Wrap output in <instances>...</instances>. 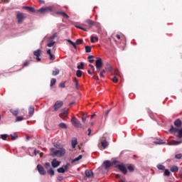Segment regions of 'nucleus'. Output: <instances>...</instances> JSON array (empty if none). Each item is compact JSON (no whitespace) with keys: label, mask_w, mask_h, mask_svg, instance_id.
Instances as JSON below:
<instances>
[{"label":"nucleus","mask_w":182,"mask_h":182,"mask_svg":"<svg viewBox=\"0 0 182 182\" xmlns=\"http://www.w3.org/2000/svg\"><path fill=\"white\" fill-rule=\"evenodd\" d=\"M23 9H26L28 12H32L33 14H48V12H52L53 11L52 7H43L38 10H35L33 7L23 6Z\"/></svg>","instance_id":"nucleus-1"},{"label":"nucleus","mask_w":182,"mask_h":182,"mask_svg":"<svg viewBox=\"0 0 182 182\" xmlns=\"http://www.w3.org/2000/svg\"><path fill=\"white\" fill-rule=\"evenodd\" d=\"M50 150L53 157H62V156H64L66 153V149L64 148H60L58 150H55V148H51Z\"/></svg>","instance_id":"nucleus-2"},{"label":"nucleus","mask_w":182,"mask_h":182,"mask_svg":"<svg viewBox=\"0 0 182 182\" xmlns=\"http://www.w3.org/2000/svg\"><path fill=\"white\" fill-rule=\"evenodd\" d=\"M16 18L17 19V23L18 25H21V23H23V21L26 18L23 13H21V12H17L16 15Z\"/></svg>","instance_id":"nucleus-3"},{"label":"nucleus","mask_w":182,"mask_h":182,"mask_svg":"<svg viewBox=\"0 0 182 182\" xmlns=\"http://www.w3.org/2000/svg\"><path fill=\"white\" fill-rule=\"evenodd\" d=\"M67 41L68 42V43H70V45H72V46H73L74 49H77L76 45H82V43H83V40L80 38L77 39L75 43H74L71 40H67Z\"/></svg>","instance_id":"nucleus-4"},{"label":"nucleus","mask_w":182,"mask_h":182,"mask_svg":"<svg viewBox=\"0 0 182 182\" xmlns=\"http://www.w3.org/2000/svg\"><path fill=\"white\" fill-rule=\"evenodd\" d=\"M71 123L73 124V126H74L75 127H78L80 129H82V127L80 121H79V119H76L75 117L72 118Z\"/></svg>","instance_id":"nucleus-5"},{"label":"nucleus","mask_w":182,"mask_h":182,"mask_svg":"<svg viewBox=\"0 0 182 182\" xmlns=\"http://www.w3.org/2000/svg\"><path fill=\"white\" fill-rule=\"evenodd\" d=\"M62 106H63V101H56L53 106L54 111L58 112V109H60Z\"/></svg>","instance_id":"nucleus-6"},{"label":"nucleus","mask_w":182,"mask_h":182,"mask_svg":"<svg viewBox=\"0 0 182 182\" xmlns=\"http://www.w3.org/2000/svg\"><path fill=\"white\" fill-rule=\"evenodd\" d=\"M37 170L41 176H45L46 174L45 168H43V166H42L41 164L37 165Z\"/></svg>","instance_id":"nucleus-7"},{"label":"nucleus","mask_w":182,"mask_h":182,"mask_svg":"<svg viewBox=\"0 0 182 182\" xmlns=\"http://www.w3.org/2000/svg\"><path fill=\"white\" fill-rule=\"evenodd\" d=\"M42 53V50L41 49H38L35 51H33V55L36 57L37 62H41V53Z\"/></svg>","instance_id":"nucleus-8"},{"label":"nucleus","mask_w":182,"mask_h":182,"mask_svg":"<svg viewBox=\"0 0 182 182\" xmlns=\"http://www.w3.org/2000/svg\"><path fill=\"white\" fill-rule=\"evenodd\" d=\"M118 169L123 173V174H127V168L123 164L117 165Z\"/></svg>","instance_id":"nucleus-9"},{"label":"nucleus","mask_w":182,"mask_h":182,"mask_svg":"<svg viewBox=\"0 0 182 182\" xmlns=\"http://www.w3.org/2000/svg\"><path fill=\"white\" fill-rule=\"evenodd\" d=\"M95 67L96 68H103V61L102 58H98L95 61Z\"/></svg>","instance_id":"nucleus-10"},{"label":"nucleus","mask_w":182,"mask_h":182,"mask_svg":"<svg viewBox=\"0 0 182 182\" xmlns=\"http://www.w3.org/2000/svg\"><path fill=\"white\" fill-rule=\"evenodd\" d=\"M51 166H52V167H53V168H56V167H59V166H60V161L54 159L51 161Z\"/></svg>","instance_id":"nucleus-11"},{"label":"nucleus","mask_w":182,"mask_h":182,"mask_svg":"<svg viewBox=\"0 0 182 182\" xmlns=\"http://www.w3.org/2000/svg\"><path fill=\"white\" fill-rule=\"evenodd\" d=\"M182 141H176L172 140L168 143V146H178V144H181Z\"/></svg>","instance_id":"nucleus-12"},{"label":"nucleus","mask_w":182,"mask_h":182,"mask_svg":"<svg viewBox=\"0 0 182 182\" xmlns=\"http://www.w3.org/2000/svg\"><path fill=\"white\" fill-rule=\"evenodd\" d=\"M68 108H64L61 111V114H60V117H68Z\"/></svg>","instance_id":"nucleus-13"},{"label":"nucleus","mask_w":182,"mask_h":182,"mask_svg":"<svg viewBox=\"0 0 182 182\" xmlns=\"http://www.w3.org/2000/svg\"><path fill=\"white\" fill-rule=\"evenodd\" d=\"M85 23H87V25H89L90 28H92L93 26H95V25H96V22L93 21V20H90V19H87L85 20Z\"/></svg>","instance_id":"nucleus-14"},{"label":"nucleus","mask_w":182,"mask_h":182,"mask_svg":"<svg viewBox=\"0 0 182 182\" xmlns=\"http://www.w3.org/2000/svg\"><path fill=\"white\" fill-rule=\"evenodd\" d=\"M103 164L105 170H107V168L112 167V162H110V161H104Z\"/></svg>","instance_id":"nucleus-15"},{"label":"nucleus","mask_w":182,"mask_h":182,"mask_svg":"<svg viewBox=\"0 0 182 182\" xmlns=\"http://www.w3.org/2000/svg\"><path fill=\"white\" fill-rule=\"evenodd\" d=\"M180 129L174 127V126L171 125L169 132L173 134V133H178Z\"/></svg>","instance_id":"nucleus-16"},{"label":"nucleus","mask_w":182,"mask_h":182,"mask_svg":"<svg viewBox=\"0 0 182 182\" xmlns=\"http://www.w3.org/2000/svg\"><path fill=\"white\" fill-rule=\"evenodd\" d=\"M57 14L63 16V18H65V19H69V15H68V14H66L65 11H59L57 13Z\"/></svg>","instance_id":"nucleus-17"},{"label":"nucleus","mask_w":182,"mask_h":182,"mask_svg":"<svg viewBox=\"0 0 182 182\" xmlns=\"http://www.w3.org/2000/svg\"><path fill=\"white\" fill-rule=\"evenodd\" d=\"M34 113H35V107H33V106H31L28 109V114L30 117H32Z\"/></svg>","instance_id":"nucleus-18"},{"label":"nucleus","mask_w":182,"mask_h":182,"mask_svg":"<svg viewBox=\"0 0 182 182\" xmlns=\"http://www.w3.org/2000/svg\"><path fill=\"white\" fill-rule=\"evenodd\" d=\"M85 176L87 178H90V177H93V172L92 171L86 170Z\"/></svg>","instance_id":"nucleus-19"},{"label":"nucleus","mask_w":182,"mask_h":182,"mask_svg":"<svg viewBox=\"0 0 182 182\" xmlns=\"http://www.w3.org/2000/svg\"><path fill=\"white\" fill-rule=\"evenodd\" d=\"M10 113H11L13 116H18V114H19V109H11Z\"/></svg>","instance_id":"nucleus-20"},{"label":"nucleus","mask_w":182,"mask_h":182,"mask_svg":"<svg viewBox=\"0 0 182 182\" xmlns=\"http://www.w3.org/2000/svg\"><path fill=\"white\" fill-rule=\"evenodd\" d=\"M77 144V139L76 138H74L72 140V147H73V149H76Z\"/></svg>","instance_id":"nucleus-21"},{"label":"nucleus","mask_w":182,"mask_h":182,"mask_svg":"<svg viewBox=\"0 0 182 182\" xmlns=\"http://www.w3.org/2000/svg\"><path fill=\"white\" fill-rule=\"evenodd\" d=\"M90 39H91V43H95V42H99V38L97 36H92Z\"/></svg>","instance_id":"nucleus-22"},{"label":"nucleus","mask_w":182,"mask_h":182,"mask_svg":"<svg viewBox=\"0 0 182 182\" xmlns=\"http://www.w3.org/2000/svg\"><path fill=\"white\" fill-rule=\"evenodd\" d=\"M174 125L176 126V127H180L181 126V120L180 119H176L174 122Z\"/></svg>","instance_id":"nucleus-23"},{"label":"nucleus","mask_w":182,"mask_h":182,"mask_svg":"<svg viewBox=\"0 0 182 182\" xmlns=\"http://www.w3.org/2000/svg\"><path fill=\"white\" fill-rule=\"evenodd\" d=\"M55 38H58V33H55L52 36L49 37L48 42L53 41V39H55Z\"/></svg>","instance_id":"nucleus-24"},{"label":"nucleus","mask_w":182,"mask_h":182,"mask_svg":"<svg viewBox=\"0 0 182 182\" xmlns=\"http://www.w3.org/2000/svg\"><path fill=\"white\" fill-rule=\"evenodd\" d=\"M171 171L172 173H177L178 171V167L177 166H173L171 168Z\"/></svg>","instance_id":"nucleus-25"},{"label":"nucleus","mask_w":182,"mask_h":182,"mask_svg":"<svg viewBox=\"0 0 182 182\" xmlns=\"http://www.w3.org/2000/svg\"><path fill=\"white\" fill-rule=\"evenodd\" d=\"M47 173L49 174V176H55V171H53L52 168H50L48 170H47Z\"/></svg>","instance_id":"nucleus-26"},{"label":"nucleus","mask_w":182,"mask_h":182,"mask_svg":"<svg viewBox=\"0 0 182 182\" xmlns=\"http://www.w3.org/2000/svg\"><path fill=\"white\" fill-rule=\"evenodd\" d=\"M101 146H102L104 149H106V147L109 146V143L106 140H104L101 141Z\"/></svg>","instance_id":"nucleus-27"},{"label":"nucleus","mask_w":182,"mask_h":182,"mask_svg":"<svg viewBox=\"0 0 182 182\" xmlns=\"http://www.w3.org/2000/svg\"><path fill=\"white\" fill-rule=\"evenodd\" d=\"M82 156V155H79L77 158L74 159L71 163L72 164H73V163H76V161H79V160H81Z\"/></svg>","instance_id":"nucleus-28"},{"label":"nucleus","mask_w":182,"mask_h":182,"mask_svg":"<svg viewBox=\"0 0 182 182\" xmlns=\"http://www.w3.org/2000/svg\"><path fill=\"white\" fill-rule=\"evenodd\" d=\"M10 137L11 138L12 141H14L16 140V139H18V134H10Z\"/></svg>","instance_id":"nucleus-29"},{"label":"nucleus","mask_w":182,"mask_h":182,"mask_svg":"<svg viewBox=\"0 0 182 182\" xmlns=\"http://www.w3.org/2000/svg\"><path fill=\"white\" fill-rule=\"evenodd\" d=\"M127 169L129 170V171L133 172L134 171V166H133V165L132 164H129L127 165Z\"/></svg>","instance_id":"nucleus-30"},{"label":"nucleus","mask_w":182,"mask_h":182,"mask_svg":"<svg viewBox=\"0 0 182 182\" xmlns=\"http://www.w3.org/2000/svg\"><path fill=\"white\" fill-rule=\"evenodd\" d=\"M73 80H74V83L75 85L76 89H79V81H77V77H74Z\"/></svg>","instance_id":"nucleus-31"},{"label":"nucleus","mask_w":182,"mask_h":182,"mask_svg":"<svg viewBox=\"0 0 182 182\" xmlns=\"http://www.w3.org/2000/svg\"><path fill=\"white\" fill-rule=\"evenodd\" d=\"M154 143L155 144H164V143H166V142H164V141L163 140H161V139H157L156 141H154Z\"/></svg>","instance_id":"nucleus-32"},{"label":"nucleus","mask_w":182,"mask_h":182,"mask_svg":"<svg viewBox=\"0 0 182 182\" xmlns=\"http://www.w3.org/2000/svg\"><path fill=\"white\" fill-rule=\"evenodd\" d=\"M59 127H60V129H68V125L63 122H61L59 124Z\"/></svg>","instance_id":"nucleus-33"},{"label":"nucleus","mask_w":182,"mask_h":182,"mask_svg":"<svg viewBox=\"0 0 182 182\" xmlns=\"http://www.w3.org/2000/svg\"><path fill=\"white\" fill-rule=\"evenodd\" d=\"M46 170H49L50 168V164L49 162H46L43 164Z\"/></svg>","instance_id":"nucleus-34"},{"label":"nucleus","mask_w":182,"mask_h":182,"mask_svg":"<svg viewBox=\"0 0 182 182\" xmlns=\"http://www.w3.org/2000/svg\"><path fill=\"white\" fill-rule=\"evenodd\" d=\"M85 52L87 53H90V52H92V47H90V46H85Z\"/></svg>","instance_id":"nucleus-35"},{"label":"nucleus","mask_w":182,"mask_h":182,"mask_svg":"<svg viewBox=\"0 0 182 182\" xmlns=\"http://www.w3.org/2000/svg\"><path fill=\"white\" fill-rule=\"evenodd\" d=\"M157 168L158 170H166V166H164V165L162 164H158Z\"/></svg>","instance_id":"nucleus-36"},{"label":"nucleus","mask_w":182,"mask_h":182,"mask_svg":"<svg viewBox=\"0 0 182 182\" xmlns=\"http://www.w3.org/2000/svg\"><path fill=\"white\" fill-rule=\"evenodd\" d=\"M170 174H171L170 171H168V169H165L164 176L166 177H170Z\"/></svg>","instance_id":"nucleus-37"},{"label":"nucleus","mask_w":182,"mask_h":182,"mask_svg":"<svg viewBox=\"0 0 182 182\" xmlns=\"http://www.w3.org/2000/svg\"><path fill=\"white\" fill-rule=\"evenodd\" d=\"M60 70L59 69H55V70L53 71V76H58V75H59L60 73Z\"/></svg>","instance_id":"nucleus-38"},{"label":"nucleus","mask_w":182,"mask_h":182,"mask_svg":"<svg viewBox=\"0 0 182 182\" xmlns=\"http://www.w3.org/2000/svg\"><path fill=\"white\" fill-rule=\"evenodd\" d=\"M77 77H82V70H77L76 72Z\"/></svg>","instance_id":"nucleus-39"},{"label":"nucleus","mask_w":182,"mask_h":182,"mask_svg":"<svg viewBox=\"0 0 182 182\" xmlns=\"http://www.w3.org/2000/svg\"><path fill=\"white\" fill-rule=\"evenodd\" d=\"M56 83V79L53 78L50 80V86L52 87V86H54V85Z\"/></svg>","instance_id":"nucleus-40"},{"label":"nucleus","mask_w":182,"mask_h":182,"mask_svg":"<svg viewBox=\"0 0 182 182\" xmlns=\"http://www.w3.org/2000/svg\"><path fill=\"white\" fill-rule=\"evenodd\" d=\"M94 58L93 55L88 56L87 59H89L90 63H93V62H95V60L93 59Z\"/></svg>","instance_id":"nucleus-41"},{"label":"nucleus","mask_w":182,"mask_h":182,"mask_svg":"<svg viewBox=\"0 0 182 182\" xmlns=\"http://www.w3.org/2000/svg\"><path fill=\"white\" fill-rule=\"evenodd\" d=\"M107 69L109 72V73H112V65H110V64H107Z\"/></svg>","instance_id":"nucleus-42"},{"label":"nucleus","mask_w":182,"mask_h":182,"mask_svg":"<svg viewBox=\"0 0 182 182\" xmlns=\"http://www.w3.org/2000/svg\"><path fill=\"white\" fill-rule=\"evenodd\" d=\"M58 173H65L66 171L63 168V167H60L57 169Z\"/></svg>","instance_id":"nucleus-43"},{"label":"nucleus","mask_w":182,"mask_h":182,"mask_svg":"<svg viewBox=\"0 0 182 182\" xmlns=\"http://www.w3.org/2000/svg\"><path fill=\"white\" fill-rule=\"evenodd\" d=\"M77 69H85V64L83 63H80V65L77 66Z\"/></svg>","instance_id":"nucleus-44"},{"label":"nucleus","mask_w":182,"mask_h":182,"mask_svg":"<svg viewBox=\"0 0 182 182\" xmlns=\"http://www.w3.org/2000/svg\"><path fill=\"white\" fill-rule=\"evenodd\" d=\"M55 41H50V43L47 44V46L48 48H52V46H53L55 45Z\"/></svg>","instance_id":"nucleus-45"},{"label":"nucleus","mask_w":182,"mask_h":182,"mask_svg":"<svg viewBox=\"0 0 182 182\" xmlns=\"http://www.w3.org/2000/svg\"><path fill=\"white\" fill-rule=\"evenodd\" d=\"M105 73H106V70H102L100 73V77H105Z\"/></svg>","instance_id":"nucleus-46"},{"label":"nucleus","mask_w":182,"mask_h":182,"mask_svg":"<svg viewBox=\"0 0 182 182\" xmlns=\"http://www.w3.org/2000/svg\"><path fill=\"white\" fill-rule=\"evenodd\" d=\"M75 28H77L78 29H81V31H84L85 32H87V29H86L82 26H75Z\"/></svg>","instance_id":"nucleus-47"},{"label":"nucleus","mask_w":182,"mask_h":182,"mask_svg":"<svg viewBox=\"0 0 182 182\" xmlns=\"http://www.w3.org/2000/svg\"><path fill=\"white\" fill-rule=\"evenodd\" d=\"M2 140H6V139L8 138V134H1V136Z\"/></svg>","instance_id":"nucleus-48"},{"label":"nucleus","mask_w":182,"mask_h":182,"mask_svg":"<svg viewBox=\"0 0 182 182\" xmlns=\"http://www.w3.org/2000/svg\"><path fill=\"white\" fill-rule=\"evenodd\" d=\"M23 120V117H17L16 119V122H22Z\"/></svg>","instance_id":"nucleus-49"},{"label":"nucleus","mask_w":182,"mask_h":182,"mask_svg":"<svg viewBox=\"0 0 182 182\" xmlns=\"http://www.w3.org/2000/svg\"><path fill=\"white\" fill-rule=\"evenodd\" d=\"M112 82H113L114 83H117V82H119V79L117 78L116 76H114V77L112 79Z\"/></svg>","instance_id":"nucleus-50"},{"label":"nucleus","mask_w":182,"mask_h":182,"mask_svg":"<svg viewBox=\"0 0 182 182\" xmlns=\"http://www.w3.org/2000/svg\"><path fill=\"white\" fill-rule=\"evenodd\" d=\"M182 154H178L175 156V159H177L178 160H180L181 159Z\"/></svg>","instance_id":"nucleus-51"},{"label":"nucleus","mask_w":182,"mask_h":182,"mask_svg":"<svg viewBox=\"0 0 182 182\" xmlns=\"http://www.w3.org/2000/svg\"><path fill=\"white\" fill-rule=\"evenodd\" d=\"M112 75H115L116 76H119L120 74L119 73V70L116 69L114 71V73Z\"/></svg>","instance_id":"nucleus-52"},{"label":"nucleus","mask_w":182,"mask_h":182,"mask_svg":"<svg viewBox=\"0 0 182 182\" xmlns=\"http://www.w3.org/2000/svg\"><path fill=\"white\" fill-rule=\"evenodd\" d=\"M65 82H62L61 83L59 84V87H65Z\"/></svg>","instance_id":"nucleus-53"},{"label":"nucleus","mask_w":182,"mask_h":182,"mask_svg":"<svg viewBox=\"0 0 182 182\" xmlns=\"http://www.w3.org/2000/svg\"><path fill=\"white\" fill-rule=\"evenodd\" d=\"M119 163V161H113L112 162H111L112 166H117V164Z\"/></svg>","instance_id":"nucleus-54"},{"label":"nucleus","mask_w":182,"mask_h":182,"mask_svg":"<svg viewBox=\"0 0 182 182\" xmlns=\"http://www.w3.org/2000/svg\"><path fill=\"white\" fill-rule=\"evenodd\" d=\"M23 68H26V66H29V61H26L23 65Z\"/></svg>","instance_id":"nucleus-55"},{"label":"nucleus","mask_w":182,"mask_h":182,"mask_svg":"<svg viewBox=\"0 0 182 182\" xmlns=\"http://www.w3.org/2000/svg\"><path fill=\"white\" fill-rule=\"evenodd\" d=\"M97 73H100L102 72V67H96Z\"/></svg>","instance_id":"nucleus-56"},{"label":"nucleus","mask_w":182,"mask_h":182,"mask_svg":"<svg viewBox=\"0 0 182 182\" xmlns=\"http://www.w3.org/2000/svg\"><path fill=\"white\" fill-rule=\"evenodd\" d=\"M50 60H55V55L53 54L50 55Z\"/></svg>","instance_id":"nucleus-57"},{"label":"nucleus","mask_w":182,"mask_h":182,"mask_svg":"<svg viewBox=\"0 0 182 182\" xmlns=\"http://www.w3.org/2000/svg\"><path fill=\"white\" fill-rule=\"evenodd\" d=\"M69 166H70L69 164H67L65 166H64V169L65 171H66V170H68V168H69Z\"/></svg>","instance_id":"nucleus-58"},{"label":"nucleus","mask_w":182,"mask_h":182,"mask_svg":"<svg viewBox=\"0 0 182 182\" xmlns=\"http://www.w3.org/2000/svg\"><path fill=\"white\" fill-rule=\"evenodd\" d=\"M41 151H36V149L34 150V154L36 156L37 154H40Z\"/></svg>","instance_id":"nucleus-59"},{"label":"nucleus","mask_w":182,"mask_h":182,"mask_svg":"<svg viewBox=\"0 0 182 182\" xmlns=\"http://www.w3.org/2000/svg\"><path fill=\"white\" fill-rule=\"evenodd\" d=\"M89 68H91V69H92L93 72H95V66H93V65L90 64Z\"/></svg>","instance_id":"nucleus-60"},{"label":"nucleus","mask_w":182,"mask_h":182,"mask_svg":"<svg viewBox=\"0 0 182 182\" xmlns=\"http://www.w3.org/2000/svg\"><path fill=\"white\" fill-rule=\"evenodd\" d=\"M47 54L49 55H52V52H51L50 49H48L47 50Z\"/></svg>","instance_id":"nucleus-61"},{"label":"nucleus","mask_w":182,"mask_h":182,"mask_svg":"<svg viewBox=\"0 0 182 182\" xmlns=\"http://www.w3.org/2000/svg\"><path fill=\"white\" fill-rule=\"evenodd\" d=\"M92 133V129L90 128L88 129V134H87V136H90Z\"/></svg>","instance_id":"nucleus-62"},{"label":"nucleus","mask_w":182,"mask_h":182,"mask_svg":"<svg viewBox=\"0 0 182 182\" xmlns=\"http://www.w3.org/2000/svg\"><path fill=\"white\" fill-rule=\"evenodd\" d=\"M82 120L83 123H85V122H86V117H85V116H83V117H82Z\"/></svg>","instance_id":"nucleus-63"},{"label":"nucleus","mask_w":182,"mask_h":182,"mask_svg":"<svg viewBox=\"0 0 182 182\" xmlns=\"http://www.w3.org/2000/svg\"><path fill=\"white\" fill-rule=\"evenodd\" d=\"M109 113H110V109L107 110L105 113V117H107Z\"/></svg>","instance_id":"nucleus-64"}]
</instances>
